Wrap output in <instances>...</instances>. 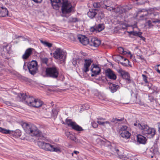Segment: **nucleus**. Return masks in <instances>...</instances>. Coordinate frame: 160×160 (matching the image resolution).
<instances>
[{
	"instance_id": "nucleus-1",
	"label": "nucleus",
	"mask_w": 160,
	"mask_h": 160,
	"mask_svg": "<svg viewBox=\"0 0 160 160\" xmlns=\"http://www.w3.org/2000/svg\"><path fill=\"white\" fill-rule=\"evenodd\" d=\"M134 125L137 126L139 129L141 130L142 134L148 138H152L155 135V130L153 128L149 127L147 125L142 124L136 122L134 124Z\"/></svg>"
},
{
	"instance_id": "nucleus-2",
	"label": "nucleus",
	"mask_w": 160,
	"mask_h": 160,
	"mask_svg": "<svg viewBox=\"0 0 160 160\" xmlns=\"http://www.w3.org/2000/svg\"><path fill=\"white\" fill-rule=\"evenodd\" d=\"M22 126L27 133L32 136H37L39 134V130L37 127L32 124H28L26 122H24Z\"/></svg>"
},
{
	"instance_id": "nucleus-3",
	"label": "nucleus",
	"mask_w": 160,
	"mask_h": 160,
	"mask_svg": "<svg viewBox=\"0 0 160 160\" xmlns=\"http://www.w3.org/2000/svg\"><path fill=\"white\" fill-rule=\"evenodd\" d=\"M18 100L24 102L26 104L30 106H33L34 102L36 99L31 96H26V94L22 93L18 94L17 97Z\"/></svg>"
},
{
	"instance_id": "nucleus-4",
	"label": "nucleus",
	"mask_w": 160,
	"mask_h": 160,
	"mask_svg": "<svg viewBox=\"0 0 160 160\" xmlns=\"http://www.w3.org/2000/svg\"><path fill=\"white\" fill-rule=\"evenodd\" d=\"M46 72L47 75L48 77L55 78L58 77V69L54 66L47 68Z\"/></svg>"
},
{
	"instance_id": "nucleus-5",
	"label": "nucleus",
	"mask_w": 160,
	"mask_h": 160,
	"mask_svg": "<svg viewBox=\"0 0 160 160\" xmlns=\"http://www.w3.org/2000/svg\"><path fill=\"white\" fill-rule=\"evenodd\" d=\"M28 68L29 72L32 75H34L38 70V64L37 62L32 60L28 64Z\"/></svg>"
},
{
	"instance_id": "nucleus-6",
	"label": "nucleus",
	"mask_w": 160,
	"mask_h": 160,
	"mask_svg": "<svg viewBox=\"0 0 160 160\" xmlns=\"http://www.w3.org/2000/svg\"><path fill=\"white\" fill-rule=\"evenodd\" d=\"M65 52L60 48L56 49L53 53V57L57 59H65L66 58V55Z\"/></svg>"
},
{
	"instance_id": "nucleus-7",
	"label": "nucleus",
	"mask_w": 160,
	"mask_h": 160,
	"mask_svg": "<svg viewBox=\"0 0 160 160\" xmlns=\"http://www.w3.org/2000/svg\"><path fill=\"white\" fill-rule=\"evenodd\" d=\"M0 132L5 134H9L10 135L15 137H18L21 135V131L18 129L13 131L0 128Z\"/></svg>"
},
{
	"instance_id": "nucleus-8",
	"label": "nucleus",
	"mask_w": 160,
	"mask_h": 160,
	"mask_svg": "<svg viewBox=\"0 0 160 160\" xmlns=\"http://www.w3.org/2000/svg\"><path fill=\"white\" fill-rule=\"evenodd\" d=\"M62 11L63 13L70 12L72 10V6L70 3L68 1H66L61 3Z\"/></svg>"
},
{
	"instance_id": "nucleus-9",
	"label": "nucleus",
	"mask_w": 160,
	"mask_h": 160,
	"mask_svg": "<svg viewBox=\"0 0 160 160\" xmlns=\"http://www.w3.org/2000/svg\"><path fill=\"white\" fill-rule=\"evenodd\" d=\"M66 123L68 126L71 127L73 129L75 130L80 131L83 130L81 127L77 124L75 122H72L71 119H67L66 120Z\"/></svg>"
},
{
	"instance_id": "nucleus-10",
	"label": "nucleus",
	"mask_w": 160,
	"mask_h": 160,
	"mask_svg": "<svg viewBox=\"0 0 160 160\" xmlns=\"http://www.w3.org/2000/svg\"><path fill=\"white\" fill-rule=\"evenodd\" d=\"M38 144L40 148L46 151H52V148L53 145L49 143L39 141L38 142Z\"/></svg>"
},
{
	"instance_id": "nucleus-11",
	"label": "nucleus",
	"mask_w": 160,
	"mask_h": 160,
	"mask_svg": "<svg viewBox=\"0 0 160 160\" xmlns=\"http://www.w3.org/2000/svg\"><path fill=\"white\" fill-rule=\"evenodd\" d=\"M118 72L120 74L122 77L125 79L127 83H131L132 81L130 78V76L128 73L122 69H120Z\"/></svg>"
},
{
	"instance_id": "nucleus-12",
	"label": "nucleus",
	"mask_w": 160,
	"mask_h": 160,
	"mask_svg": "<svg viewBox=\"0 0 160 160\" xmlns=\"http://www.w3.org/2000/svg\"><path fill=\"white\" fill-rule=\"evenodd\" d=\"M151 20H148V26L149 27L151 26V24L152 22L155 23L160 22L158 18L159 15L158 13L157 12H154L151 14Z\"/></svg>"
},
{
	"instance_id": "nucleus-13",
	"label": "nucleus",
	"mask_w": 160,
	"mask_h": 160,
	"mask_svg": "<svg viewBox=\"0 0 160 160\" xmlns=\"http://www.w3.org/2000/svg\"><path fill=\"white\" fill-rule=\"evenodd\" d=\"M77 40L83 45H86L89 43V39L84 35L78 34L77 35Z\"/></svg>"
},
{
	"instance_id": "nucleus-14",
	"label": "nucleus",
	"mask_w": 160,
	"mask_h": 160,
	"mask_svg": "<svg viewBox=\"0 0 160 160\" xmlns=\"http://www.w3.org/2000/svg\"><path fill=\"white\" fill-rule=\"evenodd\" d=\"M93 61L91 59H85L84 63L83 65V67L82 70L84 72H87L89 71V67L93 62Z\"/></svg>"
},
{
	"instance_id": "nucleus-15",
	"label": "nucleus",
	"mask_w": 160,
	"mask_h": 160,
	"mask_svg": "<svg viewBox=\"0 0 160 160\" xmlns=\"http://www.w3.org/2000/svg\"><path fill=\"white\" fill-rule=\"evenodd\" d=\"M91 69L92 74H91L92 77L96 76L98 75L100 72V68L95 64H93L91 66Z\"/></svg>"
},
{
	"instance_id": "nucleus-16",
	"label": "nucleus",
	"mask_w": 160,
	"mask_h": 160,
	"mask_svg": "<svg viewBox=\"0 0 160 160\" xmlns=\"http://www.w3.org/2000/svg\"><path fill=\"white\" fill-rule=\"evenodd\" d=\"M89 44L91 46L97 47L101 44V41L96 38H92L91 39Z\"/></svg>"
},
{
	"instance_id": "nucleus-17",
	"label": "nucleus",
	"mask_w": 160,
	"mask_h": 160,
	"mask_svg": "<svg viewBox=\"0 0 160 160\" xmlns=\"http://www.w3.org/2000/svg\"><path fill=\"white\" fill-rule=\"evenodd\" d=\"M52 5L54 9L58 10L61 6L60 0H50Z\"/></svg>"
},
{
	"instance_id": "nucleus-18",
	"label": "nucleus",
	"mask_w": 160,
	"mask_h": 160,
	"mask_svg": "<svg viewBox=\"0 0 160 160\" xmlns=\"http://www.w3.org/2000/svg\"><path fill=\"white\" fill-rule=\"evenodd\" d=\"M106 75L110 79L115 80L117 77L114 73L110 69H107L106 72Z\"/></svg>"
},
{
	"instance_id": "nucleus-19",
	"label": "nucleus",
	"mask_w": 160,
	"mask_h": 160,
	"mask_svg": "<svg viewBox=\"0 0 160 160\" xmlns=\"http://www.w3.org/2000/svg\"><path fill=\"white\" fill-rule=\"evenodd\" d=\"M33 49L32 48L27 49L25 51L24 54L22 56V58L24 60L27 59L31 55Z\"/></svg>"
},
{
	"instance_id": "nucleus-20",
	"label": "nucleus",
	"mask_w": 160,
	"mask_h": 160,
	"mask_svg": "<svg viewBox=\"0 0 160 160\" xmlns=\"http://www.w3.org/2000/svg\"><path fill=\"white\" fill-rule=\"evenodd\" d=\"M113 12L119 14H122L126 12V10L124 8L119 6L116 8H114Z\"/></svg>"
},
{
	"instance_id": "nucleus-21",
	"label": "nucleus",
	"mask_w": 160,
	"mask_h": 160,
	"mask_svg": "<svg viewBox=\"0 0 160 160\" xmlns=\"http://www.w3.org/2000/svg\"><path fill=\"white\" fill-rule=\"evenodd\" d=\"M8 12L6 8H3L0 5V17H5L8 16Z\"/></svg>"
},
{
	"instance_id": "nucleus-22",
	"label": "nucleus",
	"mask_w": 160,
	"mask_h": 160,
	"mask_svg": "<svg viewBox=\"0 0 160 160\" xmlns=\"http://www.w3.org/2000/svg\"><path fill=\"white\" fill-rule=\"evenodd\" d=\"M122 27L123 29H134L138 28L136 24H134L133 25H130L127 24H125L122 25Z\"/></svg>"
},
{
	"instance_id": "nucleus-23",
	"label": "nucleus",
	"mask_w": 160,
	"mask_h": 160,
	"mask_svg": "<svg viewBox=\"0 0 160 160\" xmlns=\"http://www.w3.org/2000/svg\"><path fill=\"white\" fill-rule=\"evenodd\" d=\"M119 133L121 137L126 139L130 138L131 136L130 133L128 131H123V132Z\"/></svg>"
},
{
	"instance_id": "nucleus-24",
	"label": "nucleus",
	"mask_w": 160,
	"mask_h": 160,
	"mask_svg": "<svg viewBox=\"0 0 160 160\" xmlns=\"http://www.w3.org/2000/svg\"><path fill=\"white\" fill-rule=\"evenodd\" d=\"M64 36L69 38L72 41H76L77 39V36H75L71 33H65Z\"/></svg>"
},
{
	"instance_id": "nucleus-25",
	"label": "nucleus",
	"mask_w": 160,
	"mask_h": 160,
	"mask_svg": "<svg viewBox=\"0 0 160 160\" xmlns=\"http://www.w3.org/2000/svg\"><path fill=\"white\" fill-rule=\"evenodd\" d=\"M146 140V138L142 135H139L137 136V141L140 143L145 144Z\"/></svg>"
},
{
	"instance_id": "nucleus-26",
	"label": "nucleus",
	"mask_w": 160,
	"mask_h": 160,
	"mask_svg": "<svg viewBox=\"0 0 160 160\" xmlns=\"http://www.w3.org/2000/svg\"><path fill=\"white\" fill-rule=\"evenodd\" d=\"M33 103H34L33 104L32 107L36 108H38L41 106L43 104L42 102L38 99H35Z\"/></svg>"
},
{
	"instance_id": "nucleus-27",
	"label": "nucleus",
	"mask_w": 160,
	"mask_h": 160,
	"mask_svg": "<svg viewBox=\"0 0 160 160\" xmlns=\"http://www.w3.org/2000/svg\"><path fill=\"white\" fill-rule=\"evenodd\" d=\"M106 2L107 1H104L102 2L101 1L99 3L98 2H94L93 4V6L95 8H98L100 7L103 8L104 5H104Z\"/></svg>"
},
{
	"instance_id": "nucleus-28",
	"label": "nucleus",
	"mask_w": 160,
	"mask_h": 160,
	"mask_svg": "<svg viewBox=\"0 0 160 160\" xmlns=\"http://www.w3.org/2000/svg\"><path fill=\"white\" fill-rule=\"evenodd\" d=\"M92 28L93 30H103L105 28V26L103 24H100L92 27L91 28Z\"/></svg>"
},
{
	"instance_id": "nucleus-29",
	"label": "nucleus",
	"mask_w": 160,
	"mask_h": 160,
	"mask_svg": "<svg viewBox=\"0 0 160 160\" xmlns=\"http://www.w3.org/2000/svg\"><path fill=\"white\" fill-rule=\"evenodd\" d=\"M118 85L114 84L111 83L109 85V88L112 92H115L119 88Z\"/></svg>"
},
{
	"instance_id": "nucleus-30",
	"label": "nucleus",
	"mask_w": 160,
	"mask_h": 160,
	"mask_svg": "<svg viewBox=\"0 0 160 160\" xmlns=\"http://www.w3.org/2000/svg\"><path fill=\"white\" fill-rule=\"evenodd\" d=\"M97 13L94 10H90L88 12V16L91 18H93L96 15Z\"/></svg>"
},
{
	"instance_id": "nucleus-31",
	"label": "nucleus",
	"mask_w": 160,
	"mask_h": 160,
	"mask_svg": "<svg viewBox=\"0 0 160 160\" xmlns=\"http://www.w3.org/2000/svg\"><path fill=\"white\" fill-rule=\"evenodd\" d=\"M40 41L45 47H47L48 48H50L52 47V43H49L46 41L40 40Z\"/></svg>"
},
{
	"instance_id": "nucleus-32",
	"label": "nucleus",
	"mask_w": 160,
	"mask_h": 160,
	"mask_svg": "<svg viewBox=\"0 0 160 160\" xmlns=\"http://www.w3.org/2000/svg\"><path fill=\"white\" fill-rule=\"evenodd\" d=\"M97 35L99 37L104 36L107 33L105 31H96Z\"/></svg>"
},
{
	"instance_id": "nucleus-33",
	"label": "nucleus",
	"mask_w": 160,
	"mask_h": 160,
	"mask_svg": "<svg viewBox=\"0 0 160 160\" xmlns=\"http://www.w3.org/2000/svg\"><path fill=\"white\" fill-rule=\"evenodd\" d=\"M126 32H128L129 34H132L134 36H137V35H140L141 34V32H137L136 31H131L130 32L125 31L124 32V33L125 34Z\"/></svg>"
},
{
	"instance_id": "nucleus-34",
	"label": "nucleus",
	"mask_w": 160,
	"mask_h": 160,
	"mask_svg": "<svg viewBox=\"0 0 160 160\" xmlns=\"http://www.w3.org/2000/svg\"><path fill=\"white\" fill-rule=\"evenodd\" d=\"M10 50V47L8 45H6L3 48V51L7 53H8Z\"/></svg>"
},
{
	"instance_id": "nucleus-35",
	"label": "nucleus",
	"mask_w": 160,
	"mask_h": 160,
	"mask_svg": "<svg viewBox=\"0 0 160 160\" xmlns=\"http://www.w3.org/2000/svg\"><path fill=\"white\" fill-rule=\"evenodd\" d=\"M112 150L114 153H116L118 155L119 154V150L117 147L112 148Z\"/></svg>"
},
{
	"instance_id": "nucleus-36",
	"label": "nucleus",
	"mask_w": 160,
	"mask_h": 160,
	"mask_svg": "<svg viewBox=\"0 0 160 160\" xmlns=\"http://www.w3.org/2000/svg\"><path fill=\"white\" fill-rule=\"evenodd\" d=\"M58 111L56 109H53L52 110V116L53 117H56L58 114Z\"/></svg>"
},
{
	"instance_id": "nucleus-37",
	"label": "nucleus",
	"mask_w": 160,
	"mask_h": 160,
	"mask_svg": "<svg viewBox=\"0 0 160 160\" xmlns=\"http://www.w3.org/2000/svg\"><path fill=\"white\" fill-rule=\"evenodd\" d=\"M52 151H51V152L54 151L56 152H58L60 151V148L58 147H54L53 145L52 146Z\"/></svg>"
},
{
	"instance_id": "nucleus-38",
	"label": "nucleus",
	"mask_w": 160,
	"mask_h": 160,
	"mask_svg": "<svg viewBox=\"0 0 160 160\" xmlns=\"http://www.w3.org/2000/svg\"><path fill=\"white\" fill-rule=\"evenodd\" d=\"M70 135V136L68 138L76 142V137L74 135L71 133V135Z\"/></svg>"
},
{
	"instance_id": "nucleus-39",
	"label": "nucleus",
	"mask_w": 160,
	"mask_h": 160,
	"mask_svg": "<svg viewBox=\"0 0 160 160\" xmlns=\"http://www.w3.org/2000/svg\"><path fill=\"white\" fill-rule=\"evenodd\" d=\"M104 5L105 6V7L104 6V7H103V8H106L108 11H112L113 12L114 8L109 7L108 6H107L105 4Z\"/></svg>"
},
{
	"instance_id": "nucleus-40",
	"label": "nucleus",
	"mask_w": 160,
	"mask_h": 160,
	"mask_svg": "<svg viewBox=\"0 0 160 160\" xmlns=\"http://www.w3.org/2000/svg\"><path fill=\"white\" fill-rule=\"evenodd\" d=\"M127 127L126 126H122L120 129V132H121L123 131H128L127 130Z\"/></svg>"
},
{
	"instance_id": "nucleus-41",
	"label": "nucleus",
	"mask_w": 160,
	"mask_h": 160,
	"mask_svg": "<svg viewBox=\"0 0 160 160\" xmlns=\"http://www.w3.org/2000/svg\"><path fill=\"white\" fill-rule=\"evenodd\" d=\"M41 60L43 63L47 64L48 62V59L47 58H42Z\"/></svg>"
},
{
	"instance_id": "nucleus-42",
	"label": "nucleus",
	"mask_w": 160,
	"mask_h": 160,
	"mask_svg": "<svg viewBox=\"0 0 160 160\" xmlns=\"http://www.w3.org/2000/svg\"><path fill=\"white\" fill-rule=\"evenodd\" d=\"M118 50L123 54H125L126 52L124 51V48L121 47H119L118 48Z\"/></svg>"
},
{
	"instance_id": "nucleus-43",
	"label": "nucleus",
	"mask_w": 160,
	"mask_h": 160,
	"mask_svg": "<svg viewBox=\"0 0 160 160\" xmlns=\"http://www.w3.org/2000/svg\"><path fill=\"white\" fill-rule=\"evenodd\" d=\"M143 77V79L146 83H148V81L147 80V77L145 75L142 74V75Z\"/></svg>"
},
{
	"instance_id": "nucleus-44",
	"label": "nucleus",
	"mask_w": 160,
	"mask_h": 160,
	"mask_svg": "<svg viewBox=\"0 0 160 160\" xmlns=\"http://www.w3.org/2000/svg\"><path fill=\"white\" fill-rule=\"evenodd\" d=\"M92 126L94 128H96L98 127V124L95 122H93L92 123Z\"/></svg>"
},
{
	"instance_id": "nucleus-45",
	"label": "nucleus",
	"mask_w": 160,
	"mask_h": 160,
	"mask_svg": "<svg viewBox=\"0 0 160 160\" xmlns=\"http://www.w3.org/2000/svg\"><path fill=\"white\" fill-rule=\"evenodd\" d=\"M155 68L157 71L158 73H160V64L157 65V66Z\"/></svg>"
},
{
	"instance_id": "nucleus-46",
	"label": "nucleus",
	"mask_w": 160,
	"mask_h": 160,
	"mask_svg": "<svg viewBox=\"0 0 160 160\" xmlns=\"http://www.w3.org/2000/svg\"><path fill=\"white\" fill-rule=\"evenodd\" d=\"M142 34V33L141 32V34L140 35H137V36H138L139 37H140L141 39L143 41H145V38H144V37H142V36H141V34Z\"/></svg>"
},
{
	"instance_id": "nucleus-47",
	"label": "nucleus",
	"mask_w": 160,
	"mask_h": 160,
	"mask_svg": "<svg viewBox=\"0 0 160 160\" xmlns=\"http://www.w3.org/2000/svg\"><path fill=\"white\" fill-rule=\"evenodd\" d=\"M119 58H120V59H122H122H123V60L124 61H126V62H129V61L127 59V58H123V57H122V56H119Z\"/></svg>"
},
{
	"instance_id": "nucleus-48",
	"label": "nucleus",
	"mask_w": 160,
	"mask_h": 160,
	"mask_svg": "<svg viewBox=\"0 0 160 160\" xmlns=\"http://www.w3.org/2000/svg\"><path fill=\"white\" fill-rule=\"evenodd\" d=\"M97 122L99 125H104V122H101L99 121H97Z\"/></svg>"
},
{
	"instance_id": "nucleus-49",
	"label": "nucleus",
	"mask_w": 160,
	"mask_h": 160,
	"mask_svg": "<svg viewBox=\"0 0 160 160\" xmlns=\"http://www.w3.org/2000/svg\"><path fill=\"white\" fill-rule=\"evenodd\" d=\"M71 134V133H70L69 132H65V135L67 136V137L68 138H69V137L70 136V135Z\"/></svg>"
},
{
	"instance_id": "nucleus-50",
	"label": "nucleus",
	"mask_w": 160,
	"mask_h": 160,
	"mask_svg": "<svg viewBox=\"0 0 160 160\" xmlns=\"http://www.w3.org/2000/svg\"><path fill=\"white\" fill-rule=\"evenodd\" d=\"M5 103L8 106H10L11 105V103L9 101H6L5 102Z\"/></svg>"
},
{
	"instance_id": "nucleus-51",
	"label": "nucleus",
	"mask_w": 160,
	"mask_h": 160,
	"mask_svg": "<svg viewBox=\"0 0 160 160\" xmlns=\"http://www.w3.org/2000/svg\"><path fill=\"white\" fill-rule=\"evenodd\" d=\"M34 2H35L37 3H41L42 1V0H32Z\"/></svg>"
},
{
	"instance_id": "nucleus-52",
	"label": "nucleus",
	"mask_w": 160,
	"mask_h": 160,
	"mask_svg": "<svg viewBox=\"0 0 160 160\" xmlns=\"http://www.w3.org/2000/svg\"><path fill=\"white\" fill-rule=\"evenodd\" d=\"M158 131L159 132H160V122L158 123Z\"/></svg>"
},
{
	"instance_id": "nucleus-53",
	"label": "nucleus",
	"mask_w": 160,
	"mask_h": 160,
	"mask_svg": "<svg viewBox=\"0 0 160 160\" xmlns=\"http://www.w3.org/2000/svg\"><path fill=\"white\" fill-rule=\"evenodd\" d=\"M86 107L85 109H88L89 108V107L88 105L87 104H85L84 105Z\"/></svg>"
},
{
	"instance_id": "nucleus-54",
	"label": "nucleus",
	"mask_w": 160,
	"mask_h": 160,
	"mask_svg": "<svg viewBox=\"0 0 160 160\" xmlns=\"http://www.w3.org/2000/svg\"><path fill=\"white\" fill-rule=\"evenodd\" d=\"M97 119L98 120H105V118H98Z\"/></svg>"
},
{
	"instance_id": "nucleus-55",
	"label": "nucleus",
	"mask_w": 160,
	"mask_h": 160,
	"mask_svg": "<svg viewBox=\"0 0 160 160\" xmlns=\"http://www.w3.org/2000/svg\"><path fill=\"white\" fill-rule=\"evenodd\" d=\"M116 119V118H113L112 119V122H114L115 123H117V120H115Z\"/></svg>"
},
{
	"instance_id": "nucleus-56",
	"label": "nucleus",
	"mask_w": 160,
	"mask_h": 160,
	"mask_svg": "<svg viewBox=\"0 0 160 160\" xmlns=\"http://www.w3.org/2000/svg\"><path fill=\"white\" fill-rule=\"evenodd\" d=\"M73 152L76 155H77L79 153V152L76 151H74Z\"/></svg>"
},
{
	"instance_id": "nucleus-57",
	"label": "nucleus",
	"mask_w": 160,
	"mask_h": 160,
	"mask_svg": "<svg viewBox=\"0 0 160 160\" xmlns=\"http://www.w3.org/2000/svg\"><path fill=\"white\" fill-rule=\"evenodd\" d=\"M117 120V122H118V121H122V119H117V118H116V119H115Z\"/></svg>"
},
{
	"instance_id": "nucleus-58",
	"label": "nucleus",
	"mask_w": 160,
	"mask_h": 160,
	"mask_svg": "<svg viewBox=\"0 0 160 160\" xmlns=\"http://www.w3.org/2000/svg\"><path fill=\"white\" fill-rule=\"evenodd\" d=\"M104 124H110V122L108 121H106L104 122Z\"/></svg>"
},
{
	"instance_id": "nucleus-59",
	"label": "nucleus",
	"mask_w": 160,
	"mask_h": 160,
	"mask_svg": "<svg viewBox=\"0 0 160 160\" xmlns=\"http://www.w3.org/2000/svg\"><path fill=\"white\" fill-rule=\"evenodd\" d=\"M116 32L115 31L113 32V33H119V31H116Z\"/></svg>"
},
{
	"instance_id": "nucleus-60",
	"label": "nucleus",
	"mask_w": 160,
	"mask_h": 160,
	"mask_svg": "<svg viewBox=\"0 0 160 160\" xmlns=\"http://www.w3.org/2000/svg\"><path fill=\"white\" fill-rule=\"evenodd\" d=\"M76 18H74V19H73L72 20V21L73 22H75L76 21Z\"/></svg>"
},
{
	"instance_id": "nucleus-61",
	"label": "nucleus",
	"mask_w": 160,
	"mask_h": 160,
	"mask_svg": "<svg viewBox=\"0 0 160 160\" xmlns=\"http://www.w3.org/2000/svg\"><path fill=\"white\" fill-rule=\"evenodd\" d=\"M21 37V36H16V38H19V37Z\"/></svg>"
},
{
	"instance_id": "nucleus-62",
	"label": "nucleus",
	"mask_w": 160,
	"mask_h": 160,
	"mask_svg": "<svg viewBox=\"0 0 160 160\" xmlns=\"http://www.w3.org/2000/svg\"><path fill=\"white\" fill-rule=\"evenodd\" d=\"M139 58H141V59H142V58H142V56H140V57H139Z\"/></svg>"
},
{
	"instance_id": "nucleus-63",
	"label": "nucleus",
	"mask_w": 160,
	"mask_h": 160,
	"mask_svg": "<svg viewBox=\"0 0 160 160\" xmlns=\"http://www.w3.org/2000/svg\"><path fill=\"white\" fill-rule=\"evenodd\" d=\"M134 160H138L137 158H135Z\"/></svg>"
},
{
	"instance_id": "nucleus-64",
	"label": "nucleus",
	"mask_w": 160,
	"mask_h": 160,
	"mask_svg": "<svg viewBox=\"0 0 160 160\" xmlns=\"http://www.w3.org/2000/svg\"><path fill=\"white\" fill-rule=\"evenodd\" d=\"M73 154H74V153L73 152H72V156H73Z\"/></svg>"
}]
</instances>
